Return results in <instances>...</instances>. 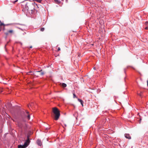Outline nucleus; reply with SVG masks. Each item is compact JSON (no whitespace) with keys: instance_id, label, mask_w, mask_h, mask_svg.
Listing matches in <instances>:
<instances>
[{"instance_id":"1","label":"nucleus","mask_w":148,"mask_h":148,"mask_svg":"<svg viewBox=\"0 0 148 148\" xmlns=\"http://www.w3.org/2000/svg\"><path fill=\"white\" fill-rule=\"evenodd\" d=\"M53 112L55 115V119L56 120H58L60 116V111L58 108L54 107L53 108Z\"/></svg>"},{"instance_id":"2","label":"nucleus","mask_w":148,"mask_h":148,"mask_svg":"<svg viewBox=\"0 0 148 148\" xmlns=\"http://www.w3.org/2000/svg\"><path fill=\"white\" fill-rule=\"evenodd\" d=\"M29 136L27 135V139L23 145H18V148H25L27 147L30 142V139L29 138Z\"/></svg>"},{"instance_id":"3","label":"nucleus","mask_w":148,"mask_h":148,"mask_svg":"<svg viewBox=\"0 0 148 148\" xmlns=\"http://www.w3.org/2000/svg\"><path fill=\"white\" fill-rule=\"evenodd\" d=\"M26 114V112L25 113V112L23 111L21 115V120L23 122H25L26 121L25 119L26 118L27 116Z\"/></svg>"},{"instance_id":"4","label":"nucleus","mask_w":148,"mask_h":148,"mask_svg":"<svg viewBox=\"0 0 148 148\" xmlns=\"http://www.w3.org/2000/svg\"><path fill=\"white\" fill-rule=\"evenodd\" d=\"M34 6H35V3L33 4L32 3L31 4L29 5V11H28L29 13H30V9H34Z\"/></svg>"},{"instance_id":"5","label":"nucleus","mask_w":148,"mask_h":148,"mask_svg":"<svg viewBox=\"0 0 148 148\" xmlns=\"http://www.w3.org/2000/svg\"><path fill=\"white\" fill-rule=\"evenodd\" d=\"M14 32V31L12 30H8L6 32H4V34L6 35V36H8L10 34H12Z\"/></svg>"},{"instance_id":"6","label":"nucleus","mask_w":148,"mask_h":148,"mask_svg":"<svg viewBox=\"0 0 148 148\" xmlns=\"http://www.w3.org/2000/svg\"><path fill=\"white\" fill-rule=\"evenodd\" d=\"M29 5H27V3H26L25 4V8H24V10H26L27 12H28V11H29Z\"/></svg>"},{"instance_id":"7","label":"nucleus","mask_w":148,"mask_h":148,"mask_svg":"<svg viewBox=\"0 0 148 148\" xmlns=\"http://www.w3.org/2000/svg\"><path fill=\"white\" fill-rule=\"evenodd\" d=\"M59 85L61 86L63 88H65L67 86V85L64 83H60Z\"/></svg>"},{"instance_id":"8","label":"nucleus","mask_w":148,"mask_h":148,"mask_svg":"<svg viewBox=\"0 0 148 148\" xmlns=\"http://www.w3.org/2000/svg\"><path fill=\"white\" fill-rule=\"evenodd\" d=\"M125 137L127 139H131V137L129 134H125Z\"/></svg>"},{"instance_id":"9","label":"nucleus","mask_w":148,"mask_h":148,"mask_svg":"<svg viewBox=\"0 0 148 148\" xmlns=\"http://www.w3.org/2000/svg\"><path fill=\"white\" fill-rule=\"evenodd\" d=\"M25 112H26V114H27L26 118L28 120H29L30 118V115L29 114V112L27 111H26Z\"/></svg>"},{"instance_id":"10","label":"nucleus","mask_w":148,"mask_h":148,"mask_svg":"<svg viewBox=\"0 0 148 148\" xmlns=\"http://www.w3.org/2000/svg\"><path fill=\"white\" fill-rule=\"evenodd\" d=\"M37 144L39 146H41L42 145L41 140L39 139H38L37 141Z\"/></svg>"},{"instance_id":"11","label":"nucleus","mask_w":148,"mask_h":148,"mask_svg":"<svg viewBox=\"0 0 148 148\" xmlns=\"http://www.w3.org/2000/svg\"><path fill=\"white\" fill-rule=\"evenodd\" d=\"M36 11V10L34 9H30V13L31 14H34L35 11Z\"/></svg>"},{"instance_id":"12","label":"nucleus","mask_w":148,"mask_h":148,"mask_svg":"<svg viewBox=\"0 0 148 148\" xmlns=\"http://www.w3.org/2000/svg\"><path fill=\"white\" fill-rule=\"evenodd\" d=\"M78 101L81 103V104L83 106V101L79 99H78Z\"/></svg>"},{"instance_id":"13","label":"nucleus","mask_w":148,"mask_h":148,"mask_svg":"<svg viewBox=\"0 0 148 148\" xmlns=\"http://www.w3.org/2000/svg\"><path fill=\"white\" fill-rule=\"evenodd\" d=\"M42 70H41L40 71H37L36 72H40V75H42L44 74L45 73L44 72H42Z\"/></svg>"},{"instance_id":"14","label":"nucleus","mask_w":148,"mask_h":148,"mask_svg":"<svg viewBox=\"0 0 148 148\" xmlns=\"http://www.w3.org/2000/svg\"><path fill=\"white\" fill-rule=\"evenodd\" d=\"M18 126L20 127H22L23 126L22 124L19 122L18 123Z\"/></svg>"},{"instance_id":"15","label":"nucleus","mask_w":148,"mask_h":148,"mask_svg":"<svg viewBox=\"0 0 148 148\" xmlns=\"http://www.w3.org/2000/svg\"><path fill=\"white\" fill-rule=\"evenodd\" d=\"M73 98H77V97L76 96V95H75V92H74V91H73Z\"/></svg>"},{"instance_id":"16","label":"nucleus","mask_w":148,"mask_h":148,"mask_svg":"<svg viewBox=\"0 0 148 148\" xmlns=\"http://www.w3.org/2000/svg\"><path fill=\"white\" fill-rule=\"evenodd\" d=\"M5 29V26H3V28H2V29H0V31H1V30H2L3 31H4Z\"/></svg>"},{"instance_id":"17","label":"nucleus","mask_w":148,"mask_h":148,"mask_svg":"<svg viewBox=\"0 0 148 148\" xmlns=\"http://www.w3.org/2000/svg\"><path fill=\"white\" fill-rule=\"evenodd\" d=\"M28 73H30V74H31V75H34V73L31 71L28 72Z\"/></svg>"},{"instance_id":"18","label":"nucleus","mask_w":148,"mask_h":148,"mask_svg":"<svg viewBox=\"0 0 148 148\" xmlns=\"http://www.w3.org/2000/svg\"><path fill=\"white\" fill-rule=\"evenodd\" d=\"M34 1H36L38 3H41L42 0H34Z\"/></svg>"},{"instance_id":"19","label":"nucleus","mask_w":148,"mask_h":148,"mask_svg":"<svg viewBox=\"0 0 148 148\" xmlns=\"http://www.w3.org/2000/svg\"><path fill=\"white\" fill-rule=\"evenodd\" d=\"M4 24L3 23H2L1 21H0V27L2 25L4 26Z\"/></svg>"},{"instance_id":"20","label":"nucleus","mask_w":148,"mask_h":148,"mask_svg":"<svg viewBox=\"0 0 148 148\" xmlns=\"http://www.w3.org/2000/svg\"><path fill=\"white\" fill-rule=\"evenodd\" d=\"M145 25L147 26H148V21H147L145 23Z\"/></svg>"},{"instance_id":"21","label":"nucleus","mask_w":148,"mask_h":148,"mask_svg":"<svg viewBox=\"0 0 148 148\" xmlns=\"http://www.w3.org/2000/svg\"><path fill=\"white\" fill-rule=\"evenodd\" d=\"M44 29H45L44 28H40V31L42 32L44 30Z\"/></svg>"},{"instance_id":"22","label":"nucleus","mask_w":148,"mask_h":148,"mask_svg":"<svg viewBox=\"0 0 148 148\" xmlns=\"http://www.w3.org/2000/svg\"><path fill=\"white\" fill-rule=\"evenodd\" d=\"M11 24H4V26H8L9 25H11Z\"/></svg>"},{"instance_id":"23","label":"nucleus","mask_w":148,"mask_h":148,"mask_svg":"<svg viewBox=\"0 0 148 148\" xmlns=\"http://www.w3.org/2000/svg\"><path fill=\"white\" fill-rule=\"evenodd\" d=\"M17 1H18V0H15V1H14V2H13V3H16V2H17Z\"/></svg>"},{"instance_id":"24","label":"nucleus","mask_w":148,"mask_h":148,"mask_svg":"<svg viewBox=\"0 0 148 148\" xmlns=\"http://www.w3.org/2000/svg\"><path fill=\"white\" fill-rule=\"evenodd\" d=\"M148 29V27L147 26L145 28V29Z\"/></svg>"},{"instance_id":"25","label":"nucleus","mask_w":148,"mask_h":148,"mask_svg":"<svg viewBox=\"0 0 148 148\" xmlns=\"http://www.w3.org/2000/svg\"><path fill=\"white\" fill-rule=\"evenodd\" d=\"M60 50V47H59L58 49V51H59Z\"/></svg>"},{"instance_id":"26","label":"nucleus","mask_w":148,"mask_h":148,"mask_svg":"<svg viewBox=\"0 0 148 148\" xmlns=\"http://www.w3.org/2000/svg\"><path fill=\"white\" fill-rule=\"evenodd\" d=\"M18 24L21 25H25L24 24H19V23H18Z\"/></svg>"},{"instance_id":"27","label":"nucleus","mask_w":148,"mask_h":148,"mask_svg":"<svg viewBox=\"0 0 148 148\" xmlns=\"http://www.w3.org/2000/svg\"><path fill=\"white\" fill-rule=\"evenodd\" d=\"M55 2H58V0H54Z\"/></svg>"},{"instance_id":"28","label":"nucleus","mask_w":148,"mask_h":148,"mask_svg":"<svg viewBox=\"0 0 148 148\" xmlns=\"http://www.w3.org/2000/svg\"><path fill=\"white\" fill-rule=\"evenodd\" d=\"M78 57H80V53L78 54Z\"/></svg>"},{"instance_id":"29","label":"nucleus","mask_w":148,"mask_h":148,"mask_svg":"<svg viewBox=\"0 0 148 148\" xmlns=\"http://www.w3.org/2000/svg\"><path fill=\"white\" fill-rule=\"evenodd\" d=\"M32 48V46H30L29 47V48Z\"/></svg>"},{"instance_id":"30","label":"nucleus","mask_w":148,"mask_h":148,"mask_svg":"<svg viewBox=\"0 0 148 148\" xmlns=\"http://www.w3.org/2000/svg\"><path fill=\"white\" fill-rule=\"evenodd\" d=\"M30 74H30V73H28V72H27V75H30Z\"/></svg>"},{"instance_id":"31","label":"nucleus","mask_w":148,"mask_h":148,"mask_svg":"<svg viewBox=\"0 0 148 148\" xmlns=\"http://www.w3.org/2000/svg\"><path fill=\"white\" fill-rule=\"evenodd\" d=\"M19 43H20L21 45H22V43L21 42H19Z\"/></svg>"},{"instance_id":"32","label":"nucleus","mask_w":148,"mask_h":148,"mask_svg":"<svg viewBox=\"0 0 148 148\" xmlns=\"http://www.w3.org/2000/svg\"><path fill=\"white\" fill-rule=\"evenodd\" d=\"M93 69H94V70H95V67H94L93 68Z\"/></svg>"},{"instance_id":"33","label":"nucleus","mask_w":148,"mask_h":148,"mask_svg":"<svg viewBox=\"0 0 148 148\" xmlns=\"http://www.w3.org/2000/svg\"><path fill=\"white\" fill-rule=\"evenodd\" d=\"M0 29H2V28H1V26L0 27Z\"/></svg>"},{"instance_id":"34","label":"nucleus","mask_w":148,"mask_h":148,"mask_svg":"<svg viewBox=\"0 0 148 148\" xmlns=\"http://www.w3.org/2000/svg\"><path fill=\"white\" fill-rule=\"evenodd\" d=\"M6 45H5V48Z\"/></svg>"},{"instance_id":"35","label":"nucleus","mask_w":148,"mask_h":148,"mask_svg":"<svg viewBox=\"0 0 148 148\" xmlns=\"http://www.w3.org/2000/svg\"><path fill=\"white\" fill-rule=\"evenodd\" d=\"M35 5H36V6H37V5L36 4H35Z\"/></svg>"},{"instance_id":"36","label":"nucleus","mask_w":148,"mask_h":148,"mask_svg":"<svg viewBox=\"0 0 148 148\" xmlns=\"http://www.w3.org/2000/svg\"><path fill=\"white\" fill-rule=\"evenodd\" d=\"M124 70H125V69H124Z\"/></svg>"},{"instance_id":"37","label":"nucleus","mask_w":148,"mask_h":148,"mask_svg":"<svg viewBox=\"0 0 148 148\" xmlns=\"http://www.w3.org/2000/svg\"><path fill=\"white\" fill-rule=\"evenodd\" d=\"M19 29H21L20 28H19Z\"/></svg>"},{"instance_id":"38","label":"nucleus","mask_w":148,"mask_h":148,"mask_svg":"<svg viewBox=\"0 0 148 148\" xmlns=\"http://www.w3.org/2000/svg\"><path fill=\"white\" fill-rule=\"evenodd\" d=\"M66 0V1H67V0Z\"/></svg>"}]
</instances>
